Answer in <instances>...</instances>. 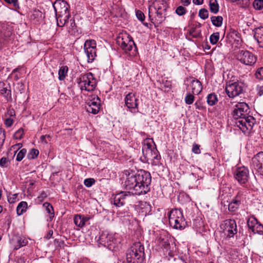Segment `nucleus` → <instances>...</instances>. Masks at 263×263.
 <instances>
[{
	"label": "nucleus",
	"instance_id": "2",
	"mask_svg": "<svg viewBox=\"0 0 263 263\" xmlns=\"http://www.w3.org/2000/svg\"><path fill=\"white\" fill-rule=\"evenodd\" d=\"M135 183L133 189L134 193L133 194L140 195L146 194L149 190L148 185L151 182V176L149 173L143 170H138L133 177Z\"/></svg>",
	"mask_w": 263,
	"mask_h": 263
},
{
	"label": "nucleus",
	"instance_id": "43",
	"mask_svg": "<svg viewBox=\"0 0 263 263\" xmlns=\"http://www.w3.org/2000/svg\"><path fill=\"white\" fill-rule=\"evenodd\" d=\"M18 200V194H12L8 196V201L10 203H15Z\"/></svg>",
	"mask_w": 263,
	"mask_h": 263
},
{
	"label": "nucleus",
	"instance_id": "35",
	"mask_svg": "<svg viewBox=\"0 0 263 263\" xmlns=\"http://www.w3.org/2000/svg\"><path fill=\"white\" fill-rule=\"evenodd\" d=\"M6 84L2 81H0V93L2 95H7L11 96V90H8L6 87Z\"/></svg>",
	"mask_w": 263,
	"mask_h": 263
},
{
	"label": "nucleus",
	"instance_id": "6",
	"mask_svg": "<svg viewBox=\"0 0 263 263\" xmlns=\"http://www.w3.org/2000/svg\"><path fill=\"white\" fill-rule=\"evenodd\" d=\"M78 83L82 90L87 91H93L97 85L96 80L91 72L81 75Z\"/></svg>",
	"mask_w": 263,
	"mask_h": 263
},
{
	"label": "nucleus",
	"instance_id": "42",
	"mask_svg": "<svg viewBox=\"0 0 263 263\" xmlns=\"http://www.w3.org/2000/svg\"><path fill=\"white\" fill-rule=\"evenodd\" d=\"M27 150L25 148L22 149L17 154L16 160L17 161H21L26 154Z\"/></svg>",
	"mask_w": 263,
	"mask_h": 263
},
{
	"label": "nucleus",
	"instance_id": "4",
	"mask_svg": "<svg viewBox=\"0 0 263 263\" xmlns=\"http://www.w3.org/2000/svg\"><path fill=\"white\" fill-rule=\"evenodd\" d=\"M168 4L165 0H155L149 7L148 16L151 20L154 13H155V21L158 25L164 21L166 15Z\"/></svg>",
	"mask_w": 263,
	"mask_h": 263
},
{
	"label": "nucleus",
	"instance_id": "23",
	"mask_svg": "<svg viewBox=\"0 0 263 263\" xmlns=\"http://www.w3.org/2000/svg\"><path fill=\"white\" fill-rule=\"evenodd\" d=\"M255 39L259 44L260 47H263V27H258L255 30L254 35Z\"/></svg>",
	"mask_w": 263,
	"mask_h": 263
},
{
	"label": "nucleus",
	"instance_id": "28",
	"mask_svg": "<svg viewBox=\"0 0 263 263\" xmlns=\"http://www.w3.org/2000/svg\"><path fill=\"white\" fill-rule=\"evenodd\" d=\"M68 70V68L67 66H62L60 68L58 74L59 79L60 81H63L65 79L66 76H67Z\"/></svg>",
	"mask_w": 263,
	"mask_h": 263
},
{
	"label": "nucleus",
	"instance_id": "18",
	"mask_svg": "<svg viewBox=\"0 0 263 263\" xmlns=\"http://www.w3.org/2000/svg\"><path fill=\"white\" fill-rule=\"evenodd\" d=\"M243 198V192L238 191L236 196L229 203L228 209L230 211L235 212L240 204L241 201Z\"/></svg>",
	"mask_w": 263,
	"mask_h": 263
},
{
	"label": "nucleus",
	"instance_id": "37",
	"mask_svg": "<svg viewBox=\"0 0 263 263\" xmlns=\"http://www.w3.org/2000/svg\"><path fill=\"white\" fill-rule=\"evenodd\" d=\"M257 223H258V221L254 217H251L248 218L247 225L249 229H252Z\"/></svg>",
	"mask_w": 263,
	"mask_h": 263
},
{
	"label": "nucleus",
	"instance_id": "10",
	"mask_svg": "<svg viewBox=\"0 0 263 263\" xmlns=\"http://www.w3.org/2000/svg\"><path fill=\"white\" fill-rule=\"evenodd\" d=\"M237 59L241 63L249 66L253 65L256 62V57L247 50H240L237 55Z\"/></svg>",
	"mask_w": 263,
	"mask_h": 263
},
{
	"label": "nucleus",
	"instance_id": "44",
	"mask_svg": "<svg viewBox=\"0 0 263 263\" xmlns=\"http://www.w3.org/2000/svg\"><path fill=\"white\" fill-rule=\"evenodd\" d=\"M209 12L208 11L205 9L200 10L199 12V16L203 20H205L208 17Z\"/></svg>",
	"mask_w": 263,
	"mask_h": 263
},
{
	"label": "nucleus",
	"instance_id": "30",
	"mask_svg": "<svg viewBox=\"0 0 263 263\" xmlns=\"http://www.w3.org/2000/svg\"><path fill=\"white\" fill-rule=\"evenodd\" d=\"M209 6L210 11L214 13H216L219 11V5L217 0H210Z\"/></svg>",
	"mask_w": 263,
	"mask_h": 263
},
{
	"label": "nucleus",
	"instance_id": "16",
	"mask_svg": "<svg viewBox=\"0 0 263 263\" xmlns=\"http://www.w3.org/2000/svg\"><path fill=\"white\" fill-rule=\"evenodd\" d=\"M99 240L100 243H102L104 246H107L109 249H111L112 243H115L116 241L114 235L109 234L106 231L102 232L99 237Z\"/></svg>",
	"mask_w": 263,
	"mask_h": 263
},
{
	"label": "nucleus",
	"instance_id": "33",
	"mask_svg": "<svg viewBox=\"0 0 263 263\" xmlns=\"http://www.w3.org/2000/svg\"><path fill=\"white\" fill-rule=\"evenodd\" d=\"M43 206L45 208L47 212L50 214V218L52 219L54 217V214L52 205L48 202H45L43 204Z\"/></svg>",
	"mask_w": 263,
	"mask_h": 263
},
{
	"label": "nucleus",
	"instance_id": "57",
	"mask_svg": "<svg viewBox=\"0 0 263 263\" xmlns=\"http://www.w3.org/2000/svg\"><path fill=\"white\" fill-rule=\"evenodd\" d=\"M124 175H125L126 178V179L127 180V181H126L125 182V184L124 185H125L126 186L129 185H130V184H129V180H128L129 178H127L129 176V175H130L129 172L128 171H127V170L125 171L124 172Z\"/></svg>",
	"mask_w": 263,
	"mask_h": 263
},
{
	"label": "nucleus",
	"instance_id": "50",
	"mask_svg": "<svg viewBox=\"0 0 263 263\" xmlns=\"http://www.w3.org/2000/svg\"><path fill=\"white\" fill-rule=\"evenodd\" d=\"M68 98V97L65 94L61 93L58 100V102L60 104H65L66 103Z\"/></svg>",
	"mask_w": 263,
	"mask_h": 263
},
{
	"label": "nucleus",
	"instance_id": "40",
	"mask_svg": "<svg viewBox=\"0 0 263 263\" xmlns=\"http://www.w3.org/2000/svg\"><path fill=\"white\" fill-rule=\"evenodd\" d=\"M69 26H68V31L69 33L72 34L74 33V30L76 29V26L74 20L73 19H70L69 20Z\"/></svg>",
	"mask_w": 263,
	"mask_h": 263
},
{
	"label": "nucleus",
	"instance_id": "25",
	"mask_svg": "<svg viewBox=\"0 0 263 263\" xmlns=\"http://www.w3.org/2000/svg\"><path fill=\"white\" fill-rule=\"evenodd\" d=\"M89 219V218L85 217L81 215H76L74 217V224L80 228L84 226L85 222Z\"/></svg>",
	"mask_w": 263,
	"mask_h": 263
},
{
	"label": "nucleus",
	"instance_id": "20",
	"mask_svg": "<svg viewBox=\"0 0 263 263\" xmlns=\"http://www.w3.org/2000/svg\"><path fill=\"white\" fill-rule=\"evenodd\" d=\"M70 16V13L57 14V25L61 27H63L65 25H68L69 24L68 20Z\"/></svg>",
	"mask_w": 263,
	"mask_h": 263
},
{
	"label": "nucleus",
	"instance_id": "53",
	"mask_svg": "<svg viewBox=\"0 0 263 263\" xmlns=\"http://www.w3.org/2000/svg\"><path fill=\"white\" fill-rule=\"evenodd\" d=\"M5 139V133L4 130L2 129H0V149L2 148V146L3 145L4 141Z\"/></svg>",
	"mask_w": 263,
	"mask_h": 263
},
{
	"label": "nucleus",
	"instance_id": "8",
	"mask_svg": "<svg viewBox=\"0 0 263 263\" xmlns=\"http://www.w3.org/2000/svg\"><path fill=\"white\" fill-rule=\"evenodd\" d=\"M84 49L88 63H91L97 56L96 41L93 40H86L84 45Z\"/></svg>",
	"mask_w": 263,
	"mask_h": 263
},
{
	"label": "nucleus",
	"instance_id": "17",
	"mask_svg": "<svg viewBox=\"0 0 263 263\" xmlns=\"http://www.w3.org/2000/svg\"><path fill=\"white\" fill-rule=\"evenodd\" d=\"M56 14L70 13L68 4L64 0H57L53 5Z\"/></svg>",
	"mask_w": 263,
	"mask_h": 263
},
{
	"label": "nucleus",
	"instance_id": "61",
	"mask_svg": "<svg viewBox=\"0 0 263 263\" xmlns=\"http://www.w3.org/2000/svg\"><path fill=\"white\" fill-rule=\"evenodd\" d=\"M203 0H193V2L196 5H201L203 3Z\"/></svg>",
	"mask_w": 263,
	"mask_h": 263
},
{
	"label": "nucleus",
	"instance_id": "41",
	"mask_svg": "<svg viewBox=\"0 0 263 263\" xmlns=\"http://www.w3.org/2000/svg\"><path fill=\"white\" fill-rule=\"evenodd\" d=\"M253 5L256 10L263 9V0H254Z\"/></svg>",
	"mask_w": 263,
	"mask_h": 263
},
{
	"label": "nucleus",
	"instance_id": "39",
	"mask_svg": "<svg viewBox=\"0 0 263 263\" xmlns=\"http://www.w3.org/2000/svg\"><path fill=\"white\" fill-rule=\"evenodd\" d=\"M195 100L194 96L190 93H187L184 98V101L186 104L188 105L192 104Z\"/></svg>",
	"mask_w": 263,
	"mask_h": 263
},
{
	"label": "nucleus",
	"instance_id": "5",
	"mask_svg": "<svg viewBox=\"0 0 263 263\" xmlns=\"http://www.w3.org/2000/svg\"><path fill=\"white\" fill-rule=\"evenodd\" d=\"M170 224L176 229L182 230L186 226V222L183 217L182 211L173 209L170 212L168 216Z\"/></svg>",
	"mask_w": 263,
	"mask_h": 263
},
{
	"label": "nucleus",
	"instance_id": "26",
	"mask_svg": "<svg viewBox=\"0 0 263 263\" xmlns=\"http://www.w3.org/2000/svg\"><path fill=\"white\" fill-rule=\"evenodd\" d=\"M127 196V195H123V193L116 195L114 198V204L118 207L123 205L125 203L124 200L125 198L123 196Z\"/></svg>",
	"mask_w": 263,
	"mask_h": 263
},
{
	"label": "nucleus",
	"instance_id": "22",
	"mask_svg": "<svg viewBox=\"0 0 263 263\" xmlns=\"http://www.w3.org/2000/svg\"><path fill=\"white\" fill-rule=\"evenodd\" d=\"M4 30L3 33L0 31V48L2 47V43L8 41L9 38L12 35V30L11 27H6V29L4 27Z\"/></svg>",
	"mask_w": 263,
	"mask_h": 263
},
{
	"label": "nucleus",
	"instance_id": "62",
	"mask_svg": "<svg viewBox=\"0 0 263 263\" xmlns=\"http://www.w3.org/2000/svg\"><path fill=\"white\" fill-rule=\"evenodd\" d=\"M258 93L259 96H261L263 94V86L259 87Z\"/></svg>",
	"mask_w": 263,
	"mask_h": 263
},
{
	"label": "nucleus",
	"instance_id": "34",
	"mask_svg": "<svg viewBox=\"0 0 263 263\" xmlns=\"http://www.w3.org/2000/svg\"><path fill=\"white\" fill-rule=\"evenodd\" d=\"M252 232L254 234L257 233L259 234H263V226L260 224L259 222L254 226L252 229H251Z\"/></svg>",
	"mask_w": 263,
	"mask_h": 263
},
{
	"label": "nucleus",
	"instance_id": "12",
	"mask_svg": "<svg viewBox=\"0 0 263 263\" xmlns=\"http://www.w3.org/2000/svg\"><path fill=\"white\" fill-rule=\"evenodd\" d=\"M144 247L140 242H136L133 245V253L134 254L133 263H142L144 259Z\"/></svg>",
	"mask_w": 263,
	"mask_h": 263
},
{
	"label": "nucleus",
	"instance_id": "1",
	"mask_svg": "<svg viewBox=\"0 0 263 263\" xmlns=\"http://www.w3.org/2000/svg\"><path fill=\"white\" fill-rule=\"evenodd\" d=\"M249 107L245 102H240L235 105L233 111V117L237 121L236 125L242 133L247 134L252 129L255 119L251 116H249Z\"/></svg>",
	"mask_w": 263,
	"mask_h": 263
},
{
	"label": "nucleus",
	"instance_id": "55",
	"mask_svg": "<svg viewBox=\"0 0 263 263\" xmlns=\"http://www.w3.org/2000/svg\"><path fill=\"white\" fill-rule=\"evenodd\" d=\"M13 123V120L10 117L6 118L5 120V124L8 127L11 126Z\"/></svg>",
	"mask_w": 263,
	"mask_h": 263
},
{
	"label": "nucleus",
	"instance_id": "29",
	"mask_svg": "<svg viewBox=\"0 0 263 263\" xmlns=\"http://www.w3.org/2000/svg\"><path fill=\"white\" fill-rule=\"evenodd\" d=\"M27 209V203L25 201H21L16 208L17 214L18 215L23 214Z\"/></svg>",
	"mask_w": 263,
	"mask_h": 263
},
{
	"label": "nucleus",
	"instance_id": "15",
	"mask_svg": "<svg viewBox=\"0 0 263 263\" xmlns=\"http://www.w3.org/2000/svg\"><path fill=\"white\" fill-rule=\"evenodd\" d=\"M132 41V37L129 34L126 33H122L118 37V42L120 44L121 48L127 53L132 49V45L130 44Z\"/></svg>",
	"mask_w": 263,
	"mask_h": 263
},
{
	"label": "nucleus",
	"instance_id": "27",
	"mask_svg": "<svg viewBox=\"0 0 263 263\" xmlns=\"http://www.w3.org/2000/svg\"><path fill=\"white\" fill-rule=\"evenodd\" d=\"M206 100L207 103L210 106L215 105L218 101L217 96L214 93L208 95Z\"/></svg>",
	"mask_w": 263,
	"mask_h": 263
},
{
	"label": "nucleus",
	"instance_id": "13",
	"mask_svg": "<svg viewBox=\"0 0 263 263\" xmlns=\"http://www.w3.org/2000/svg\"><path fill=\"white\" fill-rule=\"evenodd\" d=\"M100 102L101 101L97 96L92 95L87 103V111L93 114L98 113L101 107Z\"/></svg>",
	"mask_w": 263,
	"mask_h": 263
},
{
	"label": "nucleus",
	"instance_id": "9",
	"mask_svg": "<svg viewBox=\"0 0 263 263\" xmlns=\"http://www.w3.org/2000/svg\"><path fill=\"white\" fill-rule=\"evenodd\" d=\"M221 229L223 230L225 235L232 237L237 233V226L234 219L225 220L220 225Z\"/></svg>",
	"mask_w": 263,
	"mask_h": 263
},
{
	"label": "nucleus",
	"instance_id": "60",
	"mask_svg": "<svg viewBox=\"0 0 263 263\" xmlns=\"http://www.w3.org/2000/svg\"><path fill=\"white\" fill-rule=\"evenodd\" d=\"M126 259L128 263H130L132 262V254L130 253H127Z\"/></svg>",
	"mask_w": 263,
	"mask_h": 263
},
{
	"label": "nucleus",
	"instance_id": "51",
	"mask_svg": "<svg viewBox=\"0 0 263 263\" xmlns=\"http://www.w3.org/2000/svg\"><path fill=\"white\" fill-rule=\"evenodd\" d=\"M95 182V180L93 178H87L84 180V185L87 187H90L94 184Z\"/></svg>",
	"mask_w": 263,
	"mask_h": 263
},
{
	"label": "nucleus",
	"instance_id": "7",
	"mask_svg": "<svg viewBox=\"0 0 263 263\" xmlns=\"http://www.w3.org/2000/svg\"><path fill=\"white\" fill-rule=\"evenodd\" d=\"M225 90L229 97L233 98L243 92V83L238 81H229L227 84Z\"/></svg>",
	"mask_w": 263,
	"mask_h": 263
},
{
	"label": "nucleus",
	"instance_id": "11",
	"mask_svg": "<svg viewBox=\"0 0 263 263\" xmlns=\"http://www.w3.org/2000/svg\"><path fill=\"white\" fill-rule=\"evenodd\" d=\"M234 177L240 184H246L249 179V171L245 166L238 167L234 173Z\"/></svg>",
	"mask_w": 263,
	"mask_h": 263
},
{
	"label": "nucleus",
	"instance_id": "52",
	"mask_svg": "<svg viewBox=\"0 0 263 263\" xmlns=\"http://www.w3.org/2000/svg\"><path fill=\"white\" fill-rule=\"evenodd\" d=\"M200 147V146L199 144L196 143L193 144L192 149V152L196 154H200L201 153Z\"/></svg>",
	"mask_w": 263,
	"mask_h": 263
},
{
	"label": "nucleus",
	"instance_id": "32",
	"mask_svg": "<svg viewBox=\"0 0 263 263\" xmlns=\"http://www.w3.org/2000/svg\"><path fill=\"white\" fill-rule=\"evenodd\" d=\"M212 23L213 25L216 26V27H220L221 26L222 21H223V18L221 16H212L211 17Z\"/></svg>",
	"mask_w": 263,
	"mask_h": 263
},
{
	"label": "nucleus",
	"instance_id": "38",
	"mask_svg": "<svg viewBox=\"0 0 263 263\" xmlns=\"http://www.w3.org/2000/svg\"><path fill=\"white\" fill-rule=\"evenodd\" d=\"M219 39V33L215 32L211 35L210 41L211 44H216Z\"/></svg>",
	"mask_w": 263,
	"mask_h": 263
},
{
	"label": "nucleus",
	"instance_id": "58",
	"mask_svg": "<svg viewBox=\"0 0 263 263\" xmlns=\"http://www.w3.org/2000/svg\"><path fill=\"white\" fill-rule=\"evenodd\" d=\"M181 1L184 6L189 5L191 2V0H181Z\"/></svg>",
	"mask_w": 263,
	"mask_h": 263
},
{
	"label": "nucleus",
	"instance_id": "64",
	"mask_svg": "<svg viewBox=\"0 0 263 263\" xmlns=\"http://www.w3.org/2000/svg\"><path fill=\"white\" fill-rule=\"evenodd\" d=\"M53 234V232L52 231H49V232L48 233L47 236H46V238L47 239H49L50 238V237H51V236Z\"/></svg>",
	"mask_w": 263,
	"mask_h": 263
},
{
	"label": "nucleus",
	"instance_id": "56",
	"mask_svg": "<svg viewBox=\"0 0 263 263\" xmlns=\"http://www.w3.org/2000/svg\"><path fill=\"white\" fill-rule=\"evenodd\" d=\"M256 75L258 78L263 79V67L258 69Z\"/></svg>",
	"mask_w": 263,
	"mask_h": 263
},
{
	"label": "nucleus",
	"instance_id": "48",
	"mask_svg": "<svg viewBox=\"0 0 263 263\" xmlns=\"http://www.w3.org/2000/svg\"><path fill=\"white\" fill-rule=\"evenodd\" d=\"M136 15L137 18L141 22H143L145 19V15L144 13L140 10H137L136 11Z\"/></svg>",
	"mask_w": 263,
	"mask_h": 263
},
{
	"label": "nucleus",
	"instance_id": "54",
	"mask_svg": "<svg viewBox=\"0 0 263 263\" xmlns=\"http://www.w3.org/2000/svg\"><path fill=\"white\" fill-rule=\"evenodd\" d=\"M239 33L235 30H232L229 34V35L231 36L235 40H237V39L239 37Z\"/></svg>",
	"mask_w": 263,
	"mask_h": 263
},
{
	"label": "nucleus",
	"instance_id": "36",
	"mask_svg": "<svg viewBox=\"0 0 263 263\" xmlns=\"http://www.w3.org/2000/svg\"><path fill=\"white\" fill-rule=\"evenodd\" d=\"M39 152L37 149L32 148L27 155L29 159H34L39 155Z\"/></svg>",
	"mask_w": 263,
	"mask_h": 263
},
{
	"label": "nucleus",
	"instance_id": "59",
	"mask_svg": "<svg viewBox=\"0 0 263 263\" xmlns=\"http://www.w3.org/2000/svg\"><path fill=\"white\" fill-rule=\"evenodd\" d=\"M46 136L42 135L40 137V140L42 143H47V141L46 140Z\"/></svg>",
	"mask_w": 263,
	"mask_h": 263
},
{
	"label": "nucleus",
	"instance_id": "31",
	"mask_svg": "<svg viewBox=\"0 0 263 263\" xmlns=\"http://www.w3.org/2000/svg\"><path fill=\"white\" fill-rule=\"evenodd\" d=\"M124 107H126L129 111L132 110V96L130 92H128L125 96Z\"/></svg>",
	"mask_w": 263,
	"mask_h": 263
},
{
	"label": "nucleus",
	"instance_id": "47",
	"mask_svg": "<svg viewBox=\"0 0 263 263\" xmlns=\"http://www.w3.org/2000/svg\"><path fill=\"white\" fill-rule=\"evenodd\" d=\"M10 164L9 161L6 157H3L0 160V166L2 167H7Z\"/></svg>",
	"mask_w": 263,
	"mask_h": 263
},
{
	"label": "nucleus",
	"instance_id": "3",
	"mask_svg": "<svg viewBox=\"0 0 263 263\" xmlns=\"http://www.w3.org/2000/svg\"><path fill=\"white\" fill-rule=\"evenodd\" d=\"M142 153L145 159L142 161H151L152 165L156 166L161 164V156L154 142L150 139H146L143 141Z\"/></svg>",
	"mask_w": 263,
	"mask_h": 263
},
{
	"label": "nucleus",
	"instance_id": "63",
	"mask_svg": "<svg viewBox=\"0 0 263 263\" xmlns=\"http://www.w3.org/2000/svg\"><path fill=\"white\" fill-rule=\"evenodd\" d=\"M33 15H36V16H40L42 15V12L39 10L37 11H34V13L33 14Z\"/></svg>",
	"mask_w": 263,
	"mask_h": 263
},
{
	"label": "nucleus",
	"instance_id": "45",
	"mask_svg": "<svg viewBox=\"0 0 263 263\" xmlns=\"http://www.w3.org/2000/svg\"><path fill=\"white\" fill-rule=\"evenodd\" d=\"M175 12L178 15L181 16L186 13V10L184 7L180 6L176 8Z\"/></svg>",
	"mask_w": 263,
	"mask_h": 263
},
{
	"label": "nucleus",
	"instance_id": "46",
	"mask_svg": "<svg viewBox=\"0 0 263 263\" xmlns=\"http://www.w3.org/2000/svg\"><path fill=\"white\" fill-rule=\"evenodd\" d=\"M24 134V129L21 128L14 133V138L16 139H21L23 138Z\"/></svg>",
	"mask_w": 263,
	"mask_h": 263
},
{
	"label": "nucleus",
	"instance_id": "14",
	"mask_svg": "<svg viewBox=\"0 0 263 263\" xmlns=\"http://www.w3.org/2000/svg\"><path fill=\"white\" fill-rule=\"evenodd\" d=\"M252 166L259 174L263 175V152L257 153L252 158Z\"/></svg>",
	"mask_w": 263,
	"mask_h": 263
},
{
	"label": "nucleus",
	"instance_id": "21",
	"mask_svg": "<svg viewBox=\"0 0 263 263\" xmlns=\"http://www.w3.org/2000/svg\"><path fill=\"white\" fill-rule=\"evenodd\" d=\"M14 244L15 250H18L20 248L25 246L28 243L27 239L23 236H16L12 240Z\"/></svg>",
	"mask_w": 263,
	"mask_h": 263
},
{
	"label": "nucleus",
	"instance_id": "49",
	"mask_svg": "<svg viewBox=\"0 0 263 263\" xmlns=\"http://www.w3.org/2000/svg\"><path fill=\"white\" fill-rule=\"evenodd\" d=\"M159 244L164 247L167 246L169 245L168 240L165 238H162L160 236L158 240Z\"/></svg>",
	"mask_w": 263,
	"mask_h": 263
},
{
	"label": "nucleus",
	"instance_id": "19",
	"mask_svg": "<svg viewBox=\"0 0 263 263\" xmlns=\"http://www.w3.org/2000/svg\"><path fill=\"white\" fill-rule=\"evenodd\" d=\"M150 209V205L145 201H140L135 205V209L139 214L142 216L146 215Z\"/></svg>",
	"mask_w": 263,
	"mask_h": 263
},
{
	"label": "nucleus",
	"instance_id": "24",
	"mask_svg": "<svg viewBox=\"0 0 263 263\" xmlns=\"http://www.w3.org/2000/svg\"><path fill=\"white\" fill-rule=\"evenodd\" d=\"M192 93L193 95H198L202 90L201 83L198 80H193L191 83Z\"/></svg>",
	"mask_w": 263,
	"mask_h": 263
}]
</instances>
